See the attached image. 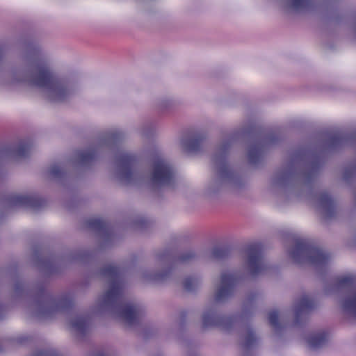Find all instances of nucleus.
I'll list each match as a JSON object with an SVG mask.
<instances>
[{
    "label": "nucleus",
    "instance_id": "nucleus-24",
    "mask_svg": "<svg viewBox=\"0 0 356 356\" xmlns=\"http://www.w3.org/2000/svg\"><path fill=\"white\" fill-rule=\"evenodd\" d=\"M338 285L342 287H354L356 285V277L354 275H348L340 277L338 280Z\"/></svg>",
    "mask_w": 356,
    "mask_h": 356
},
{
    "label": "nucleus",
    "instance_id": "nucleus-14",
    "mask_svg": "<svg viewBox=\"0 0 356 356\" xmlns=\"http://www.w3.org/2000/svg\"><path fill=\"white\" fill-rule=\"evenodd\" d=\"M23 202L24 208H31L34 210L42 208L46 204L45 200L40 197L24 194Z\"/></svg>",
    "mask_w": 356,
    "mask_h": 356
},
{
    "label": "nucleus",
    "instance_id": "nucleus-20",
    "mask_svg": "<svg viewBox=\"0 0 356 356\" xmlns=\"http://www.w3.org/2000/svg\"><path fill=\"white\" fill-rule=\"evenodd\" d=\"M257 339L254 331L248 328L245 334L243 340V346L248 349L254 346L257 343Z\"/></svg>",
    "mask_w": 356,
    "mask_h": 356
},
{
    "label": "nucleus",
    "instance_id": "nucleus-3",
    "mask_svg": "<svg viewBox=\"0 0 356 356\" xmlns=\"http://www.w3.org/2000/svg\"><path fill=\"white\" fill-rule=\"evenodd\" d=\"M101 274L109 278L111 282L110 289L104 295V302L107 305L118 302L122 298L121 268L113 264L106 265L101 269Z\"/></svg>",
    "mask_w": 356,
    "mask_h": 356
},
{
    "label": "nucleus",
    "instance_id": "nucleus-17",
    "mask_svg": "<svg viewBox=\"0 0 356 356\" xmlns=\"http://www.w3.org/2000/svg\"><path fill=\"white\" fill-rule=\"evenodd\" d=\"M88 227L97 232H105L108 228V224L106 221L101 218H91L87 221Z\"/></svg>",
    "mask_w": 356,
    "mask_h": 356
},
{
    "label": "nucleus",
    "instance_id": "nucleus-21",
    "mask_svg": "<svg viewBox=\"0 0 356 356\" xmlns=\"http://www.w3.org/2000/svg\"><path fill=\"white\" fill-rule=\"evenodd\" d=\"M231 252L230 247L222 245L215 247L212 251V256L214 259H223L227 257Z\"/></svg>",
    "mask_w": 356,
    "mask_h": 356
},
{
    "label": "nucleus",
    "instance_id": "nucleus-34",
    "mask_svg": "<svg viewBox=\"0 0 356 356\" xmlns=\"http://www.w3.org/2000/svg\"><path fill=\"white\" fill-rule=\"evenodd\" d=\"M17 152L19 154H22V144L18 145L17 148Z\"/></svg>",
    "mask_w": 356,
    "mask_h": 356
},
{
    "label": "nucleus",
    "instance_id": "nucleus-32",
    "mask_svg": "<svg viewBox=\"0 0 356 356\" xmlns=\"http://www.w3.org/2000/svg\"><path fill=\"white\" fill-rule=\"evenodd\" d=\"M10 201L14 204H22V195H18L15 197H12Z\"/></svg>",
    "mask_w": 356,
    "mask_h": 356
},
{
    "label": "nucleus",
    "instance_id": "nucleus-31",
    "mask_svg": "<svg viewBox=\"0 0 356 356\" xmlns=\"http://www.w3.org/2000/svg\"><path fill=\"white\" fill-rule=\"evenodd\" d=\"M193 257H194V254L191 252H189L183 254L180 257L179 259H180V261L185 262V261H189L191 259H192Z\"/></svg>",
    "mask_w": 356,
    "mask_h": 356
},
{
    "label": "nucleus",
    "instance_id": "nucleus-25",
    "mask_svg": "<svg viewBox=\"0 0 356 356\" xmlns=\"http://www.w3.org/2000/svg\"><path fill=\"white\" fill-rule=\"evenodd\" d=\"M312 4V0H292L291 7L295 10L309 8Z\"/></svg>",
    "mask_w": 356,
    "mask_h": 356
},
{
    "label": "nucleus",
    "instance_id": "nucleus-11",
    "mask_svg": "<svg viewBox=\"0 0 356 356\" xmlns=\"http://www.w3.org/2000/svg\"><path fill=\"white\" fill-rule=\"evenodd\" d=\"M229 146V145L228 144L223 145L220 155H216L213 159L214 163L218 165L219 172L222 177H229L231 175V171L229 170V166L226 162V154Z\"/></svg>",
    "mask_w": 356,
    "mask_h": 356
},
{
    "label": "nucleus",
    "instance_id": "nucleus-5",
    "mask_svg": "<svg viewBox=\"0 0 356 356\" xmlns=\"http://www.w3.org/2000/svg\"><path fill=\"white\" fill-rule=\"evenodd\" d=\"M245 251L250 274L255 276L262 273L266 268L263 259V244L259 242L250 243L246 246Z\"/></svg>",
    "mask_w": 356,
    "mask_h": 356
},
{
    "label": "nucleus",
    "instance_id": "nucleus-13",
    "mask_svg": "<svg viewBox=\"0 0 356 356\" xmlns=\"http://www.w3.org/2000/svg\"><path fill=\"white\" fill-rule=\"evenodd\" d=\"M204 137L202 135H195L182 141L183 145L188 152H196L200 150Z\"/></svg>",
    "mask_w": 356,
    "mask_h": 356
},
{
    "label": "nucleus",
    "instance_id": "nucleus-33",
    "mask_svg": "<svg viewBox=\"0 0 356 356\" xmlns=\"http://www.w3.org/2000/svg\"><path fill=\"white\" fill-rule=\"evenodd\" d=\"M122 138V134L120 131H115L112 134L111 138L115 140H119Z\"/></svg>",
    "mask_w": 356,
    "mask_h": 356
},
{
    "label": "nucleus",
    "instance_id": "nucleus-39",
    "mask_svg": "<svg viewBox=\"0 0 356 356\" xmlns=\"http://www.w3.org/2000/svg\"><path fill=\"white\" fill-rule=\"evenodd\" d=\"M23 294H24V295L25 294V292H24V291L23 292Z\"/></svg>",
    "mask_w": 356,
    "mask_h": 356
},
{
    "label": "nucleus",
    "instance_id": "nucleus-30",
    "mask_svg": "<svg viewBox=\"0 0 356 356\" xmlns=\"http://www.w3.org/2000/svg\"><path fill=\"white\" fill-rule=\"evenodd\" d=\"M32 146L30 145L26 140L24 138V160L26 159L27 155L29 154Z\"/></svg>",
    "mask_w": 356,
    "mask_h": 356
},
{
    "label": "nucleus",
    "instance_id": "nucleus-28",
    "mask_svg": "<svg viewBox=\"0 0 356 356\" xmlns=\"http://www.w3.org/2000/svg\"><path fill=\"white\" fill-rule=\"evenodd\" d=\"M332 145H337L346 140V138L341 135H334L330 138Z\"/></svg>",
    "mask_w": 356,
    "mask_h": 356
},
{
    "label": "nucleus",
    "instance_id": "nucleus-1",
    "mask_svg": "<svg viewBox=\"0 0 356 356\" xmlns=\"http://www.w3.org/2000/svg\"><path fill=\"white\" fill-rule=\"evenodd\" d=\"M27 58L28 44L24 38V65ZM23 81L24 86L30 81L33 86L44 89L48 98L52 102H63L70 94V90L67 83L56 76L47 63L44 61L39 62L33 66L30 80L24 66Z\"/></svg>",
    "mask_w": 356,
    "mask_h": 356
},
{
    "label": "nucleus",
    "instance_id": "nucleus-9",
    "mask_svg": "<svg viewBox=\"0 0 356 356\" xmlns=\"http://www.w3.org/2000/svg\"><path fill=\"white\" fill-rule=\"evenodd\" d=\"M315 307V302L309 296H302L298 301L295 308L296 323H299L302 315L312 310Z\"/></svg>",
    "mask_w": 356,
    "mask_h": 356
},
{
    "label": "nucleus",
    "instance_id": "nucleus-36",
    "mask_svg": "<svg viewBox=\"0 0 356 356\" xmlns=\"http://www.w3.org/2000/svg\"><path fill=\"white\" fill-rule=\"evenodd\" d=\"M38 356H46V353H41L40 355Z\"/></svg>",
    "mask_w": 356,
    "mask_h": 356
},
{
    "label": "nucleus",
    "instance_id": "nucleus-7",
    "mask_svg": "<svg viewBox=\"0 0 356 356\" xmlns=\"http://www.w3.org/2000/svg\"><path fill=\"white\" fill-rule=\"evenodd\" d=\"M117 162L120 168L122 179L129 181L132 179L131 168L136 162V157L131 154L122 153L118 156Z\"/></svg>",
    "mask_w": 356,
    "mask_h": 356
},
{
    "label": "nucleus",
    "instance_id": "nucleus-12",
    "mask_svg": "<svg viewBox=\"0 0 356 356\" xmlns=\"http://www.w3.org/2000/svg\"><path fill=\"white\" fill-rule=\"evenodd\" d=\"M319 202L327 217L331 218L335 214V202L327 192H323L320 194Z\"/></svg>",
    "mask_w": 356,
    "mask_h": 356
},
{
    "label": "nucleus",
    "instance_id": "nucleus-6",
    "mask_svg": "<svg viewBox=\"0 0 356 356\" xmlns=\"http://www.w3.org/2000/svg\"><path fill=\"white\" fill-rule=\"evenodd\" d=\"M239 278L234 274L224 273L220 277V287L216 293L217 302L222 301L233 293Z\"/></svg>",
    "mask_w": 356,
    "mask_h": 356
},
{
    "label": "nucleus",
    "instance_id": "nucleus-2",
    "mask_svg": "<svg viewBox=\"0 0 356 356\" xmlns=\"http://www.w3.org/2000/svg\"><path fill=\"white\" fill-rule=\"evenodd\" d=\"M291 258L296 263H301L306 259L316 267L325 266L330 259V254L323 252L312 241L307 239H298L289 252Z\"/></svg>",
    "mask_w": 356,
    "mask_h": 356
},
{
    "label": "nucleus",
    "instance_id": "nucleus-27",
    "mask_svg": "<svg viewBox=\"0 0 356 356\" xmlns=\"http://www.w3.org/2000/svg\"><path fill=\"white\" fill-rule=\"evenodd\" d=\"M50 175L54 177H62L64 172L60 166L54 165L51 167L49 170Z\"/></svg>",
    "mask_w": 356,
    "mask_h": 356
},
{
    "label": "nucleus",
    "instance_id": "nucleus-23",
    "mask_svg": "<svg viewBox=\"0 0 356 356\" xmlns=\"http://www.w3.org/2000/svg\"><path fill=\"white\" fill-rule=\"evenodd\" d=\"M343 308L346 312H353L356 316V292L353 297L346 298L343 300Z\"/></svg>",
    "mask_w": 356,
    "mask_h": 356
},
{
    "label": "nucleus",
    "instance_id": "nucleus-22",
    "mask_svg": "<svg viewBox=\"0 0 356 356\" xmlns=\"http://www.w3.org/2000/svg\"><path fill=\"white\" fill-rule=\"evenodd\" d=\"M184 288L187 291H195L200 284V280L197 277L190 276L184 280Z\"/></svg>",
    "mask_w": 356,
    "mask_h": 356
},
{
    "label": "nucleus",
    "instance_id": "nucleus-37",
    "mask_svg": "<svg viewBox=\"0 0 356 356\" xmlns=\"http://www.w3.org/2000/svg\"><path fill=\"white\" fill-rule=\"evenodd\" d=\"M20 288H21L20 284H17V289H20Z\"/></svg>",
    "mask_w": 356,
    "mask_h": 356
},
{
    "label": "nucleus",
    "instance_id": "nucleus-8",
    "mask_svg": "<svg viewBox=\"0 0 356 356\" xmlns=\"http://www.w3.org/2000/svg\"><path fill=\"white\" fill-rule=\"evenodd\" d=\"M234 319L232 317L225 318L218 316L213 312H206L202 316V323L204 327L211 326H221L224 324L232 325Z\"/></svg>",
    "mask_w": 356,
    "mask_h": 356
},
{
    "label": "nucleus",
    "instance_id": "nucleus-4",
    "mask_svg": "<svg viewBox=\"0 0 356 356\" xmlns=\"http://www.w3.org/2000/svg\"><path fill=\"white\" fill-rule=\"evenodd\" d=\"M152 181L159 186H172L175 184V171L172 166L163 159L159 158L153 165Z\"/></svg>",
    "mask_w": 356,
    "mask_h": 356
},
{
    "label": "nucleus",
    "instance_id": "nucleus-38",
    "mask_svg": "<svg viewBox=\"0 0 356 356\" xmlns=\"http://www.w3.org/2000/svg\"><path fill=\"white\" fill-rule=\"evenodd\" d=\"M1 341H0V350H1Z\"/></svg>",
    "mask_w": 356,
    "mask_h": 356
},
{
    "label": "nucleus",
    "instance_id": "nucleus-10",
    "mask_svg": "<svg viewBox=\"0 0 356 356\" xmlns=\"http://www.w3.org/2000/svg\"><path fill=\"white\" fill-rule=\"evenodd\" d=\"M140 316V310L137 307L126 305L120 312V316L129 325L135 324Z\"/></svg>",
    "mask_w": 356,
    "mask_h": 356
},
{
    "label": "nucleus",
    "instance_id": "nucleus-16",
    "mask_svg": "<svg viewBox=\"0 0 356 356\" xmlns=\"http://www.w3.org/2000/svg\"><path fill=\"white\" fill-rule=\"evenodd\" d=\"M263 145L260 143H254L249 147L248 157L250 163L256 164L260 161L263 153Z\"/></svg>",
    "mask_w": 356,
    "mask_h": 356
},
{
    "label": "nucleus",
    "instance_id": "nucleus-26",
    "mask_svg": "<svg viewBox=\"0 0 356 356\" xmlns=\"http://www.w3.org/2000/svg\"><path fill=\"white\" fill-rule=\"evenodd\" d=\"M269 323L275 329H279L280 325L279 323V315L277 312L272 311L268 314Z\"/></svg>",
    "mask_w": 356,
    "mask_h": 356
},
{
    "label": "nucleus",
    "instance_id": "nucleus-35",
    "mask_svg": "<svg viewBox=\"0 0 356 356\" xmlns=\"http://www.w3.org/2000/svg\"><path fill=\"white\" fill-rule=\"evenodd\" d=\"M3 48L1 47H0V59L1 58L2 56H3Z\"/></svg>",
    "mask_w": 356,
    "mask_h": 356
},
{
    "label": "nucleus",
    "instance_id": "nucleus-19",
    "mask_svg": "<svg viewBox=\"0 0 356 356\" xmlns=\"http://www.w3.org/2000/svg\"><path fill=\"white\" fill-rule=\"evenodd\" d=\"M96 156V151L94 149H88L87 151L81 152L79 154V161L83 164L86 165L90 163L95 159Z\"/></svg>",
    "mask_w": 356,
    "mask_h": 356
},
{
    "label": "nucleus",
    "instance_id": "nucleus-18",
    "mask_svg": "<svg viewBox=\"0 0 356 356\" xmlns=\"http://www.w3.org/2000/svg\"><path fill=\"white\" fill-rule=\"evenodd\" d=\"M88 324V318L83 316L79 317L72 322V327L80 333H84L86 331Z\"/></svg>",
    "mask_w": 356,
    "mask_h": 356
},
{
    "label": "nucleus",
    "instance_id": "nucleus-29",
    "mask_svg": "<svg viewBox=\"0 0 356 356\" xmlns=\"http://www.w3.org/2000/svg\"><path fill=\"white\" fill-rule=\"evenodd\" d=\"M73 305V302L71 299L65 298H63L61 302L56 305L57 307H61V308H68L71 307Z\"/></svg>",
    "mask_w": 356,
    "mask_h": 356
},
{
    "label": "nucleus",
    "instance_id": "nucleus-15",
    "mask_svg": "<svg viewBox=\"0 0 356 356\" xmlns=\"http://www.w3.org/2000/svg\"><path fill=\"white\" fill-rule=\"evenodd\" d=\"M327 337L328 333L323 331L309 336L307 339V342L312 348H318L326 343Z\"/></svg>",
    "mask_w": 356,
    "mask_h": 356
}]
</instances>
